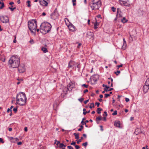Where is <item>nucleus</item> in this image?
<instances>
[{
  "instance_id": "nucleus-1",
  "label": "nucleus",
  "mask_w": 149,
  "mask_h": 149,
  "mask_svg": "<svg viewBox=\"0 0 149 149\" xmlns=\"http://www.w3.org/2000/svg\"><path fill=\"white\" fill-rule=\"evenodd\" d=\"M27 98L25 94L23 92H20L17 94L16 97V103L21 106L26 104Z\"/></svg>"
},
{
  "instance_id": "nucleus-2",
  "label": "nucleus",
  "mask_w": 149,
  "mask_h": 149,
  "mask_svg": "<svg viewBox=\"0 0 149 149\" xmlns=\"http://www.w3.org/2000/svg\"><path fill=\"white\" fill-rule=\"evenodd\" d=\"M20 62L19 57L17 55L12 56L10 59L9 63L12 68H17L18 67Z\"/></svg>"
},
{
  "instance_id": "nucleus-3",
  "label": "nucleus",
  "mask_w": 149,
  "mask_h": 149,
  "mask_svg": "<svg viewBox=\"0 0 149 149\" xmlns=\"http://www.w3.org/2000/svg\"><path fill=\"white\" fill-rule=\"evenodd\" d=\"M40 31L44 34L48 32L51 30L52 26L47 22H44L40 26Z\"/></svg>"
},
{
  "instance_id": "nucleus-4",
  "label": "nucleus",
  "mask_w": 149,
  "mask_h": 149,
  "mask_svg": "<svg viewBox=\"0 0 149 149\" xmlns=\"http://www.w3.org/2000/svg\"><path fill=\"white\" fill-rule=\"evenodd\" d=\"M102 4L100 0H92L89 5L92 10H96L99 9Z\"/></svg>"
},
{
  "instance_id": "nucleus-5",
  "label": "nucleus",
  "mask_w": 149,
  "mask_h": 149,
  "mask_svg": "<svg viewBox=\"0 0 149 149\" xmlns=\"http://www.w3.org/2000/svg\"><path fill=\"white\" fill-rule=\"evenodd\" d=\"M28 26L32 33H35L37 28V22L36 20H32L28 22Z\"/></svg>"
},
{
  "instance_id": "nucleus-6",
  "label": "nucleus",
  "mask_w": 149,
  "mask_h": 149,
  "mask_svg": "<svg viewBox=\"0 0 149 149\" xmlns=\"http://www.w3.org/2000/svg\"><path fill=\"white\" fill-rule=\"evenodd\" d=\"M58 16L59 14L56 10H55L54 12L52 13L51 15V18L54 20L57 19Z\"/></svg>"
},
{
  "instance_id": "nucleus-7",
  "label": "nucleus",
  "mask_w": 149,
  "mask_h": 149,
  "mask_svg": "<svg viewBox=\"0 0 149 149\" xmlns=\"http://www.w3.org/2000/svg\"><path fill=\"white\" fill-rule=\"evenodd\" d=\"M1 21L3 23H6L9 21L8 17L6 16H1L0 17Z\"/></svg>"
},
{
  "instance_id": "nucleus-8",
  "label": "nucleus",
  "mask_w": 149,
  "mask_h": 149,
  "mask_svg": "<svg viewBox=\"0 0 149 149\" xmlns=\"http://www.w3.org/2000/svg\"><path fill=\"white\" fill-rule=\"evenodd\" d=\"M119 2L121 4H123L125 6L129 7L131 5V3L128 0L127 1L119 0Z\"/></svg>"
},
{
  "instance_id": "nucleus-9",
  "label": "nucleus",
  "mask_w": 149,
  "mask_h": 149,
  "mask_svg": "<svg viewBox=\"0 0 149 149\" xmlns=\"http://www.w3.org/2000/svg\"><path fill=\"white\" fill-rule=\"evenodd\" d=\"M18 71L20 73H23L25 71V66L24 64H21L18 66Z\"/></svg>"
},
{
  "instance_id": "nucleus-10",
  "label": "nucleus",
  "mask_w": 149,
  "mask_h": 149,
  "mask_svg": "<svg viewBox=\"0 0 149 149\" xmlns=\"http://www.w3.org/2000/svg\"><path fill=\"white\" fill-rule=\"evenodd\" d=\"M48 1L49 0H39V1L41 5L46 6L48 5Z\"/></svg>"
},
{
  "instance_id": "nucleus-11",
  "label": "nucleus",
  "mask_w": 149,
  "mask_h": 149,
  "mask_svg": "<svg viewBox=\"0 0 149 149\" xmlns=\"http://www.w3.org/2000/svg\"><path fill=\"white\" fill-rule=\"evenodd\" d=\"M116 16L117 17L119 18H121L123 16V13L119 8H118L117 9Z\"/></svg>"
},
{
  "instance_id": "nucleus-12",
  "label": "nucleus",
  "mask_w": 149,
  "mask_h": 149,
  "mask_svg": "<svg viewBox=\"0 0 149 149\" xmlns=\"http://www.w3.org/2000/svg\"><path fill=\"white\" fill-rule=\"evenodd\" d=\"M74 86V84H68L67 86V88H65L63 91H66V93H65V94L66 95L67 94V92L68 91V90H69V88H68V87H70L71 88H72Z\"/></svg>"
},
{
  "instance_id": "nucleus-13",
  "label": "nucleus",
  "mask_w": 149,
  "mask_h": 149,
  "mask_svg": "<svg viewBox=\"0 0 149 149\" xmlns=\"http://www.w3.org/2000/svg\"><path fill=\"white\" fill-rule=\"evenodd\" d=\"M94 35L93 32L89 31L86 33V37L88 38H93Z\"/></svg>"
},
{
  "instance_id": "nucleus-14",
  "label": "nucleus",
  "mask_w": 149,
  "mask_h": 149,
  "mask_svg": "<svg viewBox=\"0 0 149 149\" xmlns=\"http://www.w3.org/2000/svg\"><path fill=\"white\" fill-rule=\"evenodd\" d=\"M77 64V63H76L73 61H70L69 63L68 67L69 68H71L72 66L75 67V65Z\"/></svg>"
},
{
  "instance_id": "nucleus-15",
  "label": "nucleus",
  "mask_w": 149,
  "mask_h": 149,
  "mask_svg": "<svg viewBox=\"0 0 149 149\" xmlns=\"http://www.w3.org/2000/svg\"><path fill=\"white\" fill-rule=\"evenodd\" d=\"M9 139L12 143H15L16 141L19 140L17 138H14L12 137H8Z\"/></svg>"
},
{
  "instance_id": "nucleus-16",
  "label": "nucleus",
  "mask_w": 149,
  "mask_h": 149,
  "mask_svg": "<svg viewBox=\"0 0 149 149\" xmlns=\"http://www.w3.org/2000/svg\"><path fill=\"white\" fill-rule=\"evenodd\" d=\"M143 91L144 93H146L149 89V86L145 84L144 85L143 87Z\"/></svg>"
},
{
  "instance_id": "nucleus-17",
  "label": "nucleus",
  "mask_w": 149,
  "mask_h": 149,
  "mask_svg": "<svg viewBox=\"0 0 149 149\" xmlns=\"http://www.w3.org/2000/svg\"><path fill=\"white\" fill-rule=\"evenodd\" d=\"M68 27L70 30L71 31H74L76 30L74 26L72 24L68 26Z\"/></svg>"
},
{
  "instance_id": "nucleus-18",
  "label": "nucleus",
  "mask_w": 149,
  "mask_h": 149,
  "mask_svg": "<svg viewBox=\"0 0 149 149\" xmlns=\"http://www.w3.org/2000/svg\"><path fill=\"white\" fill-rule=\"evenodd\" d=\"M134 133L137 135L142 133V132L141 131V130L140 128H137L136 129Z\"/></svg>"
},
{
  "instance_id": "nucleus-19",
  "label": "nucleus",
  "mask_w": 149,
  "mask_h": 149,
  "mask_svg": "<svg viewBox=\"0 0 149 149\" xmlns=\"http://www.w3.org/2000/svg\"><path fill=\"white\" fill-rule=\"evenodd\" d=\"M47 46L46 45H45V47H43L41 48V50L43 51V52L45 53L48 52V50L46 47Z\"/></svg>"
},
{
  "instance_id": "nucleus-20",
  "label": "nucleus",
  "mask_w": 149,
  "mask_h": 149,
  "mask_svg": "<svg viewBox=\"0 0 149 149\" xmlns=\"http://www.w3.org/2000/svg\"><path fill=\"white\" fill-rule=\"evenodd\" d=\"M114 125L116 127H120V124L118 121H116L114 123Z\"/></svg>"
},
{
  "instance_id": "nucleus-21",
  "label": "nucleus",
  "mask_w": 149,
  "mask_h": 149,
  "mask_svg": "<svg viewBox=\"0 0 149 149\" xmlns=\"http://www.w3.org/2000/svg\"><path fill=\"white\" fill-rule=\"evenodd\" d=\"M0 4L1 5L0 7V9H2L4 7V3L3 2L2 0H1L0 1Z\"/></svg>"
},
{
  "instance_id": "nucleus-22",
  "label": "nucleus",
  "mask_w": 149,
  "mask_h": 149,
  "mask_svg": "<svg viewBox=\"0 0 149 149\" xmlns=\"http://www.w3.org/2000/svg\"><path fill=\"white\" fill-rule=\"evenodd\" d=\"M99 23L97 22V21H96V22L94 24V28L95 29H96L98 27Z\"/></svg>"
},
{
  "instance_id": "nucleus-23",
  "label": "nucleus",
  "mask_w": 149,
  "mask_h": 149,
  "mask_svg": "<svg viewBox=\"0 0 149 149\" xmlns=\"http://www.w3.org/2000/svg\"><path fill=\"white\" fill-rule=\"evenodd\" d=\"M127 21V20L125 18V17H123V18L121 20V22L123 23H126Z\"/></svg>"
},
{
  "instance_id": "nucleus-24",
  "label": "nucleus",
  "mask_w": 149,
  "mask_h": 149,
  "mask_svg": "<svg viewBox=\"0 0 149 149\" xmlns=\"http://www.w3.org/2000/svg\"><path fill=\"white\" fill-rule=\"evenodd\" d=\"M126 46H127L126 42H123V45L122 47V48H123V49H125L126 47Z\"/></svg>"
},
{
  "instance_id": "nucleus-25",
  "label": "nucleus",
  "mask_w": 149,
  "mask_h": 149,
  "mask_svg": "<svg viewBox=\"0 0 149 149\" xmlns=\"http://www.w3.org/2000/svg\"><path fill=\"white\" fill-rule=\"evenodd\" d=\"M86 111V109H85L84 108L83 109V111H84L83 114L84 115H85L86 113H89L90 112V111Z\"/></svg>"
},
{
  "instance_id": "nucleus-26",
  "label": "nucleus",
  "mask_w": 149,
  "mask_h": 149,
  "mask_svg": "<svg viewBox=\"0 0 149 149\" xmlns=\"http://www.w3.org/2000/svg\"><path fill=\"white\" fill-rule=\"evenodd\" d=\"M74 135L75 136V138L77 139H78L79 138V134H77L76 133H74Z\"/></svg>"
},
{
  "instance_id": "nucleus-27",
  "label": "nucleus",
  "mask_w": 149,
  "mask_h": 149,
  "mask_svg": "<svg viewBox=\"0 0 149 149\" xmlns=\"http://www.w3.org/2000/svg\"><path fill=\"white\" fill-rule=\"evenodd\" d=\"M102 110V109L98 108L97 109V112L98 114H100L101 113L100 111Z\"/></svg>"
},
{
  "instance_id": "nucleus-28",
  "label": "nucleus",
  "mask_w": 149,
  "mask_h": 149,
  "mask_svg": "<svg viewBox=\"0 0 149 149\" xmlns=\"http://www.w3.org/2000/svg\"><path fill=\"white\" fill-rule=\"evenodd\" d=\"M81 123L82 124V125H85V126L86 127H88V125H86V123H85V122L83 121V120L81 121Z\"/></svg>"
},
{
  "instance_id": "nucleus-29",
  "label": "nucleus",
  "mask_w": 149,
  "mask_h": 149,
  "mask_svg": "<svg viewBox=\"0 0 149 149\" xmlns=\"http://www.w3.org/2000/svg\"><path fill=\"white\" fill-rule=\"evenodd\" d=\"M145 84L149 86V78H148L146 80Z\"/></svg>"
},
{
  "instance_id": "nucleus-30",
  "label": "nucleus",
  "mask_w": 149,
  "mask_h": 149,
  "mask_svg": "<svg viewBox=\"0 0 149 149\" xmlns=\"http://www.w3.org/2000/svg\"><path fill=\"white\" fill-rule=\"evenodd\" d=\"M94 107L93 103H92L91 104L89 107L90 108H92Z\"/></svg>"
},
{
  "instance_id": "nucleus-31",
  "label": "nucleus",
  "mask_w": 149,
  "mask_h": 149,
  "mask_svg": "<svg viewBox=\"0 0 149 149\" xmlns=\"http://www.w3.org/2000/svg\"><path fill=\"white\" fill-rule=\"evenodd\" d=\"M101 120V116H99L96 118V121L100 120Z\"/></svg>"
},
{
  "instance_id": "nucleus-32",
  "label": "nucleus",
  "mask_w": 149,
  "mask_h": 149,
  "mask_svg": "<svg viewBox=\"0 0 149 149\" xmlns=\"http://www.w3.org/2000/svg\"><path fill=\"white\" fill-rule=\"evenodd\" d=\"M27 3H28L27 6L28 7H30L31 6V5L30 4V1L28 0L27 1Z\"/></svg>"
},
{
  "instance_id": "nucleus-33",
  "label": "nucleus",
  "mask_w": 149,
  "mask_h": 149,
  "mask_svg": "<svg viewBox=\"0 0 149 149\" xmlns=\"http://www.w3.org/2000/svg\"><path fill=\"white\" fill-rule=\"evenodd\" d=\"M80 127H81L78 129V131H80L82 130V129L83 128V127L82 125L80 126Z\"/></svg>"
},
{
  "instance_id": "nucleus-34",
  "label": "nucleus",
  "mask_w": 149,
  "mask_h": 149,
  "mask_svg": "<svg viewBox=\"0 0 149 149\" xmlns=\"http://www.w3.org/2000/svg\"><path fill=\"white\" fill-rule=\"evenodd\" d=\"M72 2L73 3V5L74 6L76 4V0H72Z\"/></svg>"
},
{
  "instance_id": "nucleus-35",
  "label": "nucleus",
  "mask_w": 149,
  "mask_h": 149,
  "mask_svg": "<svg viewBox=\"0 0 149 149\" xmlns=\"http://www.w3.org/2000/svg\"><path fill=\"white\" fill-rule=\"evenodd\" d=\"M120 71L118 70L116 72H115L114 73L116 74L117 75H118L119 73H120Z\"/></svg>"
},
{
  "instance_id": "nucleus-36",
  "label": "nucleus",
  "mask_w": 149,
  "mask_h": 149,
  "mask_svg": "<svg viewBox=\"0 0 149 149\" xmlns=\"http://www.w3.org/2000/svg\"><path fill=\"white\" fill-rule=\"evenodd\" d=\"M88 144V143L87 142H86L84 143H82V145L83 146H84L85 147Z\"/></svg>"
},
{
  "instance_id": "nucleus-37",
  "label": "nucleus",
  "mask_w": 149,
  "mask_h": 149,
  "mask_svg": "<svg viewBox=\"0 0 149 149\" xmlns=\"http://www.w3.org/2000/svg\"><path fill=\"white\" fill-rule=\"evenodd\" d=\"M111 9H112V11L113 12H115L116 11V8H114V7H112L111 8Z\"/></svg>"
},
{
  "instance_id": "nucleus-38",
  "label": "nucleus",
  "mask_w": 149,
  "mask_h": 149,
  "mask_svg": "<svg viewBox=\"0 0 149 149\" xmlns=\"http://www.w3.org/2000/svg\"><path fill=\"white\" fill-rule=\"evenodd\" d=\"M64 146V144L63 143H61L59 144V147L61 148Z\"/></svg>"
},
{
  "instance_id": "nucleus-39",
  "label": "nucleus",
  "mask_w": 149,
  "mask_h": 149,
  "mask_svg": "<svg viewBox=\"0 0 149 149\" xmlns=\"http://www.w3.org/2000/svg\"><path fill=\"white\" fill-rule=\"evenodd\" d=\"M9 8L10 10L12 11H13L14 9H16V7H15L13 8L11 7H9Z\"/></svg>"
},
{
  "instance_id": "nucleus-40",
  "label": "nucleus",
  "mask_w": 149,
  "mask_h": 149,
  "mask_svg": "<svg viewBox=\"0 0 149 149\" xmlns=\"http://www.w3.org/2000/svg\"><path fill=\"white\" fill-rule=\"evenodd\" d=\"M84 100V99L83 98H80L78 99V100L80 102H82Z\"/></svg>"
},
{
  "instance_id": "nucleus-41",
  "label": "nucleus",
  "mask_w": 149,
  "mask_h": 149,
  "mask_svg": "<svg viewBox=\"0 0 149 149\" xmlns=\"http://www.w3.org/2000/svg\"><path fill=\"white\" fill-rule=\"evenodd\" d=\"M110 96V94H105V97L106 98H107L109 96Z\"/></svg>"
},
{
  "instance_id": "nucleus-42",
  "label": "nucleus",
  "mask_w": 149,
  "mask_h": 149,
  "mask_svg": "<svg viewBox=\"0 0 149 149\" xmlns=\"http://www.w3.org/2000/svg\"><path fill=\"white\" fill-rule=\"evenodd\" d=\"M117 111H114V113H112V115L113 116H114L117 115Z\"/></svg>"
},
{
  "instance_id": "nucleus-43",
  "label": "nucleus",
  "mask_w": 149,
  "mask_h": 149,
  "mask_svg": "<svg viewBox=\"0 0 149 149\" xmlns=\"http://www.w3.org/2000/svg\"><path fill=\"white\" fill-rule=\"evenodd\" d=\"M75 147L76 149H79L80 148V147L79 146L77 145H75Z\"/></svg>"
},
{
  "instance_id": "nucleus-44",
  "label": "nucleus",
  "mask_w": 149,
  "mask_h": 149,
  "mask_svg": "<svg viewBox=\"0 0 149 149\" xmlns=\"http://www.w3.org/2000/svg\"><path fill=\"white\" fill-rule=\"evenodd\" d=\"M13 111L15 113L17 111V108H14L13 109Z\"/></svg>"
},
{
  "instance_id": "nucleus-45",
  "label": "nucleus",
  "mask_w": 149,
  "mask_h": 149,
  "mask_svg": "<svg viewBox=\"0 0 149 149\" xmlns=\"http://www.w3.org/2000/svg\"><path fill=\"white\" fill-rule=\"evenodd\" d=\"M67 147L69 148V149H74L71 146H68Z\"/></svg>"
},
{
  "instance_id": "nucleus-46",
  "label": "nucleus",
  "mask_w": 149,
  "mask_h": 149,
  "mask_svg": "<svg viewBox=\"0 0 149 149\" xmlns=\"http://www.w3.org/2000/svg\"><path fill=\"white\" fill-rule=\"evenodd\" d=\"M0 142L2 143H4V141H3L2 139L1 138H0Z\"/></svg>"
},
{
  "instance_id": "nucleus-47",
  "label": "nucleus",
  "mask_w": 149,
  "mask_h": 149,
  "mask_svg": "<svg viewBox=\"0 0 149 149\" xmlns=\"http://www.w3.org/2000/svg\"><path fill=\"white\" fill-rule=\"evenodd\" d=\"M81 139H79L77 141V143L78 144L79 143V142H81Z\"/></svg>"
},
{
  "instance_id": "nucleus-48",
  "label": "nucleus",
  "mask_w": 149,
  "mask_h": 149,
  "mask_svg": "<svg viewBox=\"0 0 149 149\" xmlns=\"http://www.w3.org/2000/svg\"><path fill=\"white\" fill-rule=\"evenodd\" d=\"M29 42L31 44H33V43H34V42H33V39H31V40L30 41H29Z\"/></svg>"
},
{
  "instance_id": "nucleus-49",
  "label": "nucleus",
  "mask_w": 149,
  "mask_h": 149,
  "mask_svg": "<svg viewBox=\"0 0 149 149\" xmlns=\"http://www.w3.org/2000/svg\"><path fill=\"white\" fill-rule=\"evenodd\" d=\"M100 104V103L99 102H96L95 103V105H97V107H99Z\"/></svg>"
},
{
  "instance_id": "nucleus-50",
  "label": "nucleus",
  "mask_w": 149,
  "mask_h": 149,
  "mask_svg": "<svg viewBox=\"0 0 149 149\" xmlns=\"http://www.w3.org/2000/svg\"><path fill=\"white\" fill-rule=\"evenodd\" d=\"M76 143L75 142L73 141L71 143V145H73L75 146V145Z\"/></svg>"
},
{
  "instance_id": "nucleus-51",
  "label": "nucleus",
  "mask_w": 149,
  "mask_h": 149,
  "mask_svg": "<svg viewBox=\"0 0 149 149\" xmlns=\"http://www.w3.org/2000/svg\"><path fill=\"white\" fill-rule=\"evenodd\" d=\"M89 101L88 100H86L84 102V104H86Z\"/></svg>"
},
{
  "instance_id": "nucleus-52",
  "label": "nucleus",
  "mask_w": 149,
  "mask_h": 149,
  "mask_svg": "<svg viewBox=\"0 0 149 149\" xmlns=\"http://www.w3.org/2000/svg\"><path fill=\"white\" fill-rule=\"evenodd\" d=\"M79 64L77 63V64L75 65V67L77 66V68H79L80 67L79 66Z\"/></svg>"
},
{
  "instance_id": "nucleus-53",
  "label": "nucleus",
  "mask_w": 149,
  "mask_h": 149,
  "mask_svg": "<svg viewBox=\"0 0 149 149\" xmlns=\"http://www.w3.org/2000/svg\"><path fill=\"white\" fill-rule=\"evenodd\" d=\"M83 86H84L86 88H87L88 87V86L85 84H84L82 85Z\"/></svg>"
},
{
  "instance_id": "nucleus-54",
  "label": "nucleus",
  "mask_w": 149,
  "mask_h": 149,
  "mask_svg": "<svg viewBox=\"0 0 149 149\" xmlns=\"http://www.w3.org/2000/svg\"><path fill=\"white\" fill-rule=\"evenodd\" d=\"M100 127L101 128L100 130L102 131H103V126L102 125H100Z\"/></svg>"
},
{
  "instance_id": "nucleus-55",
  "label": "nucleus",
  "mask_w": 149,
  "mask_h": 149,
  "mask_svg": "<svg viewBox=\"0 0 149 149\" xmlns=\"http://www.w3.org/2000/svg\"><path fill=\"white\" fill-rule=\"evenodd\" d=\"M10 111L11 112L12 110L9 108H8L7 110V112L8 113Z\"/></svg>"
},
{
  "instance_id": "nucleus-56",
  "label": "nucleus",
  "mask_w": 149,
  "mask_h": 149,
  "mask_svg": "<svg viewBox=\"0 0 149 149\" xmlns=\"http://www.w3.org/2000/svg\"><path fill=\"white\" fill-rule=\"evenodd\" d=\"M130 100L129 98H125V101L126 102H128Z\"/></svg>"
},
{
  "instance_id": "nucleus-57",
  "label": "nucleus",
  "mask_w": 149,
  "mask_h": 149,
  "mask_svg": "<svg viewBox=\"0 0 149 149\" xmlns=\"http://www.w3.org/2000/svg\"><path fill=\"white\" fill-rule=\"evenodd\" d=\"M123 66V65H122V64H121V65H118L117 66V67H118V69H119V68L120 67H122Z\"/></svg>"
},
{
  "instance_id": "nucleus-58",
  "label": "nucleus",
  "mask_w": 149,
  "mask_h": 149,
  "mask_svg": "<svg viewBox=\"0 0 149 149\" xmlns=\"http://www.w3.org/2000/svg\"><path fill=\"white\" fill-rule=\"evenodd\" d=\"M22 143L21 142H19L17 143V144L18 145H21L22 144Z\"/></svg>"
},
{
  "instance_id": "nucleus-59",
  "label": "nucleus",
  "mask_w": 149,
  "mask_h": 149,
  "mask_svg": "<svg viewBox=\"0 0 149 149\" xmlns=\"http://www.w3.org/2000/svg\"><path fill=\"white\" fill-rule=\"evenodd\" d=\"M88 92V90L87 89H86L84 91V93H85L86 92Z\"/></svg>"
},
{
  "instance_id": "nucleus-60",
  "label": "nucleus",
  "mask_w": 149,
  "mask_h": 149,
  "mask_svg": "<svg viewBox=\"0 0 149 149\" xmlns=\"http://www.w3.org/2000/svg\"><path fill=\"white\" fill-rule=\"evenodd\" d=\"M81 43H79L78 44V46H77V47L78 48H79V47L81 45Z\"/></svg>"
},
{
  "instance_id": "nucleus-61",
  "label": "nucleus",
  "mask_w": 149,
  "mask_h": 149,
  "mask_svg": "<svg viewBox=\"0 0 149 149\" xmlns=\"http://www.w3.org/2000/svg\"><path fill=\"white\" fill-rule=\"evenodd\" d=\"M104 113L105 114V117H106L107 116V113L106 111H104Z\"/></svg>"
},
{
  "instance_id": "nucleus-62",
  "label": "nucleus",
  "mask_w": 149,
  "mask_h": 149,
  "mask_svg": "<svg viewBox=\"0 0 149 149\" xmlns=\"http://www.w3.org/2000/svg\"><path fill=\"white\" fill-rule=\"evenodd\" d=\"M27 128L26 127H25L24 128V131L26 132H27Z\"/></svg>"
},
{
  "instance_id": "nucleus-63",
  "label": "nucleus",
  "mask_w": 149,
  "mask_h": 149,
  "mask_svg": "<svg viewBox=\"0 0 149 149\" xmlns=\"http://www.w3.org/2000/svg\"><path fill=\"white\" fill-rule=\"evenodd\" d=\"M104 90L105 91H106V92H107L108 91V89H107V88H104Z\"/></svg>"
},
{
  "instance_id": "nucleus-64",
  "label": "nucleus",
  "mask_w": 149,
  "mask_h": 149,
  "mask_svg": "<svg viewBox=\"0 0 149 149\" xmlns=\"http://www.w3.org/2000/svg\"><path fill=\"white\" fill-rule=\"evenodd\" d=\"M12 130V129L11 128H10L8 129V130L9 131H11Z\"/></svg>"
}]
</instances>
